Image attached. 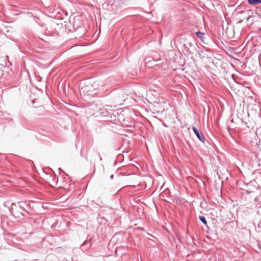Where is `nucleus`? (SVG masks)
Masks as SVG:
<instances>
[{
	"instance_id": "nucleus-10",
	"label": "nucleus",
	"mask_w": 261,
	"mask_h": 261,
	"mask_svg": "<svg viewBox=\"0 0 261 261\" xmlns=\"http://www.w3.org/2000/svg\"><path fill=\"white\" fill-rule=\"evenodd\" d=\"M114 6H115V4H112V7L113 8Z\"/></svg>"
},
{
	"instance_id": "nucleus-8",
	"label": "nucleus",
	"mask_w": 261,
	"mask_h": 261,
	"mask_svg": "<svg viewBox=\"0 0 261 261\" xmlns=\"http://www.w3.org/2000/svg\"><path fill=\"white\" fill-rule=\"evenodd\" d=\"M100 219H101V223H105L106 222V220L104 218H101Z\"/></svg>"
},
{
	"instance_id": "nucleus-9",
	"label": "nucleus",
	"mask_w": 261,
	"mask_h": 261,
	"mask_svg": "<svg viewBox=\"0 0 261 261\" xmlns=\"http://www.w3.org/2000/svg\"><path fill=\"white\" fill-rule=\"evenodd\" d=\"M58 170L59 171H61V172H63L64 173V172H63V171L62 170V169L61 168H58Z\"/></svg>"
},
{
	"instance_id": "nucleus-1",
	"label": "nucleus",
	"mask_w": 261,
	"mask_h": 261,
	"mask_svg": "<svg viewBox=\"0 0 261 261\" xmlns=\"http://www.w3.org/2000/svg\"><path fill=\"white\" fill-rule=\"evenodd\" d=\"M25 203L20 202L17 204L12 203L10 209V212L14 217L16 218H20L24 215L23 212L24 211V205Z\"/></svg>"
},
{
	"instance_id": "nucleus-12",
	"label": "nucleus",
	"mask_w": 261,
	"mask_h": 261,
	"mask_svg": "<svg viewBox=\"0 0 261 261\" xmlns=\"http://www.w3.org/2000/svg\"><path fill=\"white\" fill-rule=\"evenodd\" d=\"M258 31L261 32V28H259Z\"/></svg>"
},
{
	"instance_id": "nucleus-5",
	"label": "nucleus",
	"mask_w": 261,
	"mask_h": 261,
	"mask_svg": "<svg viewBox=\"0 0 261 261\" xmlns=\"http://www.w3.org/2000/svg\"><path fill=\"white\" fill-rule=\"evenodd\" d=\"M196 35L198 38L200 39L201 40H203L204 39V33L201 32H197L196 33Z\"/></svg>"
},
{
	"instance_id": "nucleus-2",
	"label": "nucleus",
	"mask_w": 261,
	"mask_h": 261,
	"mask_svg": "<svg viewBox=\"0 0 261 261\" xmlns=\"http://www.w3.org/2000/svg\"><path fill=\"white\" fill-rule=\"evenodd\" d=\"M192 130H193L194 134L200 141H201L202 142H204L205 141V137L202 133H200L195 127L193 126L192 127Z\"/></svg>"
},
{
	"instance_id": "nucleus-7",
	"label": "nucleus",
	"mask_w": 261,
	"mask_h": 261,
	"mask_svg": "<svg viewBox=\"0 0 261 261\" xmlns=\"http://www.w3.org/2000/svg\"><path fill=\"white\" fill-rule=\"evenodd\" d=\"M85 245H88V247H90L91 246V244L89 242H84L83 244L82 245V246H84Z\"/></svg>"
},
{
	"instance_id": "nucleus-11",
	"label": "nucleus",
	"mask_w": 261,
	"mask_h": 261,
	"mask_svg": "<svg viewBox=\"0 0 261 261\" xmlns=\"http://www.w3.org/2000/svg\"><path fill=\"white\" fill-rule=\"evenodd\" d=\"M111 178H113V175H112L111 176Z\"/></svg>"
},
{
	"instance_id": "nucleus-4",
	"label": "nucleus",
	"mask_w": 261,
	"mask_h": 261,
	"mask_svg": "<svg viewBox=\"0 0 261 261\" xmlns=\"http://www.w3.org/2000/svg\"><path fill=\"white\" fill-rule=\"evenodd\" d=\"M248 3L250 5H255L261 4V0H248Z\"/></svg>"
},
{
	"instance_id": "nucleus-6",
	"label": "nucleus",
	"mask_w": 261,
	"mask_h": 261,
	"mask_svg": "<svg viewBox=\"0 0 261 261\" xmlns=\"http://www.w3.org/2000/svg\"><path fill=\"white\" fill-rule=\"evenodd\" d=\"M199 219L200 220V221L204 225H206L207 224L206 220V219H205V218L204 217H203V216H199Z\"/></svg>"
},
{
	"instance_id": "nucleus-3",
	"label": "nucleus",
	"mask_w": 261,
	"mask_h": 261,
	"mask_svg": "<svg viewBox=\"0 0 261 261\" xmlns=\"http://www.w3.org/2000/svg\"><path fill=\"white\" fill-rule=\"evenodd\" d=\"M108 112L104 109H100L99 110V117L105 118L108 117Z\"/></svg>"
}]
</instances>
